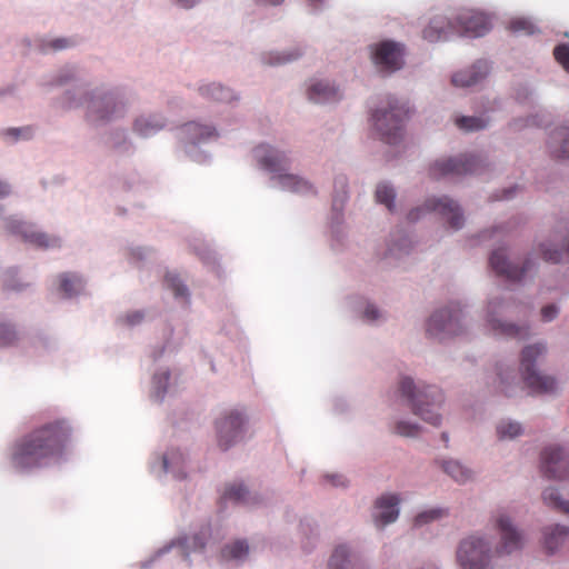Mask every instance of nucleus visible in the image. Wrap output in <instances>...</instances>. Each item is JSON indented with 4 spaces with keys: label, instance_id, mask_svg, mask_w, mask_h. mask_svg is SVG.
<instances>
[{
    "label": "nucleus",
    "instance_id": "59",
    "mask_svg": "<svg viewBox=\"0 0 569 569\" xmlns=\"http://www.w3.org/2000/svg\"><path fill=\"white\" fill-rule=\"evenodd\" d=\"M177 477L182 479L184 478V473H178Z\"/></svg>",
    "mask_w": 569,
    "mask_h": 569
},
{
    "label": "nucleus",
    "instance_id": "44",
    "mask_svg": "<svg viewBox=\"0 0 569 569\" xmlns=\"http://www.w3.org/2000/svg\"><path fill=\"white\" fill-rule=\"evenodd\" d=\"M300 56L299 52L291 53H277L269 62L271 64H281L297 59Z\"/></svg>",
    "mask_w": 569,
    "mask_h": 569
},
{
    "label": "nucleus",
    "instance_id": "9",
    "mask_svg": "<svg viewBox=\"0 0 569 569\" xmlns=\"http://www.w3.org/2000/svg\"><path fill=\"white\" fill-rule=\"evenodd\" d=\"M482 161L476 156H460L435 161L429 173L433 179L447 176H461L466 173H479L482 170Z\"/></svg>",
    "mask_w": 569,
    "mask_h": 569
},
{
    "label": "nucleus",
    "instance_id": "47",
    "mask_svg": "<svg viewBox=\"0 0 569 569\" xmlns=\"http://www.w3.org/2000/svg\"><path fill=\"white\" fill-rule=\"evenodd\" d=\"M365 317L368 320H376L379 318V310L375 306L370 305L365 310Z\"/></svg>",
    "mask_w": 569,
    "mask_h": 569
},
{
    "label": "nucleus",
    "instance_id": "39",
    "mask_svg": "<svg viewBox=\"0 0 569 569\" xmlns=\"http://www.w3.org/2000/svg\"><path fill=\"white\" fill-rule=\"evenodd\" d=\"M509 29L512 32H522L526 34H533L536 32L535 24L525 18H518L509 23Z\"/></svg>",
    "mask_w": 569,
    "mask_h": 569
},
{
    "label": "nucleus",
    "instance_id": "27",
    "mask_svg": "<svg viewBox=\"0 0 569 569\" xmlns=\"http://www.w3.org/2000/svg\"><path fill=\"white\" fill-rule=\"evenodd\" d=\"M221 499L239 503H249V491L242 483L228 485Z\"/></svg>",
    "mask_w": 569,
    "mask_h": 569
},
{
    "label": "nucleus",
    "instance_id": "23",
    "mask_svg": "<svg viewBox=\"0 0 569 569\" xmlns=\"http://www.w3.org/2000/svg\"><path fill=\"white\" fill-rule=\"evenodd\" d=\"M328 569H353V562L349 549L345 546H338L328 562Z\"/></svg>",
    "mask_w": 569,
    "mask_h": 569
},
{
    "label": "nucleus",
    "instance_id": "4",
    "mask_svg": "<svg viewBox=\"0 0 569 569\" xmlns=\"http://www.w3.org/2000/svg\"><path fill=\"white\" fill-rule=\"evenodd\" d=\"M546 353V347L541 343L530 345L522 349L520 356V371L522 380L531 393H551L557 389L556 380L545 376L536 369L537 360Z\"/></svg>",
    "mask_w": 569,
    "mask_h": 569
},
{
    "label": "nucleus",
    "instance_id": "57",
    "mask_svg": "<svg viewBox=\"0 0 569 569\" xmlns=\"http://www.w3.org/2000/svg\"><path fill=\"white\" fill-rule=\"evenodd\" d=\"M501 391L506 393V396H511V393L506 388H502Z\"/></svg>",
    "mask_w": 569,
    "mask_h": 569
},
{
    "label": "nucleus",
    "instance_id": "36",
    "mask_svg": "<svg viewBox=\"0 0 569 569\" xmlns=\"http://www.w3.org/2000/svg\"><path fill=\"white\" fill-rule=\"evenodd\" d=\"M18 340V332L8 322L0 321V348L13 346Z\"/></svg>",
    "mask_w": 569,
    "mask_h": 569
},
{
    "label": "nucleus",
    "instance_id": "7",
    "mask_svg": "<svg viewBox=\"0 0 569 569\" xmlns=\"http://www.w3.org/2000/svg\"><path fill=\"white\" fill-rule=\"evenodd\" d=\"M246 416L237 409L224 411L216 421L217 443L228 450L239 442L246 432Z\"/></svg>",
    "mask_w": 569,
    "mask_h": 569
},
{
    "label": "nucleus",
    "instance_id": "33",
    "mask_svg": "<svg viewBox=\"0 0 569 569\" xmlns=\"http://www.w3.org/2000/svg\"><path fill=\"white\" fill-rule=\"evenodd\" d=\"M489 120L483 117H460L456 120V126L465 131H476L487 127Z\"/></svg>",
    "mask_w": 569,
    "mask_h": 569
},
{
    "label": "nucleus",
    "instance_id": "56",
    "mask_svg": "<svg viewBox=\"0 0 569 569\" xmlns=\"http://www.w3.org/2000/svg\"><path fill=\"white\" fill-rule=\"evenodd\" d=\"M509 192H511V190H507V191H505V194L502 196V198H505V199L509 198V197H510V196L508 194Z\"/></svg>",
    "mask_w": 569,
    "mask_h": 569
},
{
    "label": "nucleus",
    "instance_id": "17",
    "mask_svg": "<svg viewBox=\"0 0 569 569\" xmlns=\"http://www.w3.org/2000/svg\"><path fill=\"white\" fill-rule=\"evenodd\" d=\"M489 263L491 269L498 276L503 277L509 281L520 280L531 266L530 260H527L521 268L511 263L506 256L505 249L501 248L491 253Z\"/></svg>",
    "mask_w": 569,
    "mask_h": 569
},
{
    "label": "nucleus",
    "instance_id": "42",
    "mask_svg": "<svg viewBox=\"0 0 569 569\" xmlns=\"http://www.w3.org/2000/svg\"><path fill=\"white\" fill-rule=\"evenodd\" d=\"M555 59L569 72V44H559L553 50Z\"/></svg>",
    "mask_w": 569,
    "mask_h": 569
},
{
    "label": "nucleus",
    "instance_id": "34",
    "mask_svg": "<svg viewBox=\"0 0 569 569\" xmlns=\"http://www.w3.org/2000/svg\"><path fill=\"white\" fill-rule=\"evenodd\" d=\"M447 510L441 508H433L427 511H422L418 513L415 518L413 525L416 527H421L423 525H427L431 521L438 520L445 516H447Z\"/></svg>",
    "mask_w": 569,
    "mask_h": 569
},
{
    "label": "nucleus",
    "instance_id": "8",
    "mask_svg": "<svg viewBox=\"0 0 569 569\" xmlns=\"http://www.w3.org/2000/svg\"><path fill=\"white\" fill-rule=\"evenodd\" d=\"M492 557L487 542L476 536L463 539L457 550V560L463 569H486Z\"/></svg>",
    "mask_w": 569,
    "mask_h": 569
},
{
    "label": "nucleus",
    "instance_id": "22",
    "mask_svg": "<svg viewBox=\"0 0 569 569\" xmlns=\"http://www.w3.org/2000/svg\"><path fill=\"white\" fill-rule=\"evenodd\" d=\"M569 529L565 526L547 527L543 531L545 547L549 553H553L568 538Z\"/></svg>",
    "mask_w": 569,
    "mask_h": 569
},
{
    "label": "nucleus",
    "instance_id": "14",
    "mask_svg": "<svg viewBox=\"0 0 569 569\" xmlns=\"http://www.w3.org/2000/svg\"><path fill=\"white\" fill-rule=\"evenodd\" d=\"M372 60L381 71H397L403 66V47L392 41L380 42L372 51Z\"/></svg>",
    "mask_w": 569,
    "mask_h": 569
},
{
    "label": "nucleus",
    "instance_id": "48",
    "mask_svg": "<svg viewBox=\"0 0 569 569\" xmlns=\"http://www.w3.org/2000/svg\"><path fill=\"white\" fill-rule=\"evenodd\" d=\"M333 486H345L346 479L343 476L340 475H332L326 477Z\"/></svg>",
    "mask_w": 569,
    "mask_h": 569
},
{
    "label": "nucleus",
    "instance_id": "11",
    "mask_svg": "<svg viewBox=\"0 0 569 569\" xmlns=\"http://www.w3.org/2000/svg\"><path fill=\"white\" fill-rule=\"evenodd\" d=\"M422 211L438 212L442 217L447 218L450 227L456 230L460 229L463 224V216L459 206L447 197L428 199L423 208L412 209L408 214V219L410 221L418 220Z\"/></svg>",
    "mask_w": 569,
    "mask_h": 569
},
{
    "label": "nucleus",
    "instance_id": "38",
    "mask_svg": "<svg viewBox=\"0 0 569 569\" xmlns=\"http://www.w3.org/2000/svg\"><path fill=\"white\" fill-rule=\"evenodd\" d=\"M542 258L549 262H561L569 259V239L561 250L542 249Z\"/></svg>",
    "mask_w": 569,
    "mask_h": 569
},
{
    "label": "nucleus",
    "instance_id": "12",
    "mask_svg": "<svg viewBox=\"0 0 569 569\" xmlns=\"http://www.w3.org/2000/svg\"><path fill=\"white\" fill-rule=\"evenodd\" d=\"M84 104L87 119L92 123L109 121L123 112V104L117 102L112 94L86 98Z\"/></svg>",
    "mask_w": 569,
    "mask_h": 569
},
{
    "label": "nucleus",
    "instance_id": "28",
    "mask_svg": "<svg viewBox=\"0 0 569 569\" xmlns=\"http://www.w3.org/2000/svg\"><path fill=\"white\" fill-rule=\"evenodd\" d=\"M442 468L445 472L448 473L457 482L465 483L471 478V471L461 466L458 461H446L443 462Z\"/></svg>",
    "mask_w": 569,
    "mask_h": 569
},
{
    "label": "nucleus",
    "instance_id": "40",
    "mask_svg": "<svg viewBox=\"0 0 569 569\" xmlns=\"http://www.w3.org/2000/svg\"><path fill=\"white\" fill-rule=\"evenodd\" d=\"M420 428L418 425L407 421H398L395 425L393 433L402 437H416L419 435Z\"/></svg>",
    "mask_w": 569,
    "mask_h": 569
},
{
    "label": "nucleus",
    "instance_id": "60",
    "mask_svg": "<svg viewBox=\"0 0 569 569\" xmlns=\"http://www.w3.org/2000/svg\"><path fill=\"white\" fill-rule=\"evenodd\" d=\"M203 547H204V543H203V542H201V543L199 545V548H200V549H202Z\"/></svg>",
    "mask_w": 569,
    "mask_h": 569
},
{
    "label": "nucleus",
    "instance_id": "32",
    "mask_svg": "<svg viewBox=\"0 0 569 569\" xmlns=\"http://www.w3.org/2000/svg\"><path fill=\"white\" fill-rule=\"evenodd\" d=\"M555 137L558 140H561V146L559 148L551 149V153L557 159H569V128H561L555 132Z\"/></svg>",
    "mask_w": 569,
    "mask_h": 569
},
{
    "label": "nucleus",
    "instance_id": "19",
    "mask_svg": "<svg viewBox=\"0 0 569 569\" xmlns=\"http://www.w3.org/2000/svg\"><path fill=\"white\" fill-rule=\"evenodd\" d=\"M399 502L400 499L397 495H383L377 499L373 513L376 525L383 527L396 521L399 515Z\"/></svg>",
    "mask_w": 569,
    "mask_h": 569
},
{
    "label": "nucleus",
    "instance_id": "15",
    "mask_svg": "<svg viewBox=\"0 0 569 569\" xmlns=\"http://www.w3.org/2000/svg\"><path fill=\"white\" fill-rule=\"evenodd\" d=\"M7 228L11 233L21 236L26 242L38 248H53L60 243L59 238L38 231L31 223L22 220L10 219L7 222Z\"/></svg>",
    "mask_w": 569,
    "mask_h": 569
},
{
    "label": "nucleus",
    "instance_id": "49",
    "mask_svg": "<svg viewBox=\"0 0 569 569\" xmlns=\"http://www.w3.org/2000/svg\"><path fill=\"white\" fill-rule=\"evenodd\" d=\"M10 192V188L6 182L0 181V197L7 196Z\"/></svg>",
    "mask_w": 569,
    "mask_h": 569
},
{
    "label": "nucleus",
    "instance_id": "37",
    "mask_svg": "<svg viewBox=\"0 0 569 569\" xmlns=\"http://www.w3.org/2000/svg\"><path fill=\"white\" fill-rule=\"evenodd\" d=\"M522 431L520 423L513 421H502L497 427V433L500 439H513Z\"/></svg>",
    "mask_w": 569,
    "mask_h": 569
},
{
    "label": "nucleus",
    "instance_id": "51",
    "mask_svg": "<svg viewBox=\"0 0 569 569\" xmlns=\"http://www.w3.org/2000/svg\"><path fill=\"white\" fill-rule=\"evenodd\" d=\"M498 377L501 385H503L509 378L508 373H503L502 371L498 372Z\"/></svg>",
    "mask_w": 569,
    "mask_h": 569
},
{
    "label": "nucleus",
    "instance_id": "55",
    "mask_svg": "<svg viewBox=\"0 0 569 569\" xmlns=\"http://www.w3.org/2000/svg\"><path fill=\"white\" fill-rule=\"evenodd\" d=\"M169 380V372L163 373V381L167 382Z\"/></svg>",
    "mask_w": 569,
    "mask_h": 569
},
{
    "label": "nucleus",
    "instance_id": "10",
    "mask_svg": "<svg viewBox=\"0 0 569 569\" xmlns=\"http://www.w3.org/2000/svg\"><path fill=\"white\" fill-rule=\"evenodd\" d=\"M461 310L455 306L450 309H443L435 312L427 326V332L439 339L459 335L461 325Z\"/></svg>",
    "mask_w": 569,
    "mask_h": 569
},
{
    "label": "nucleus",
    "instance_id": "18",
    "mask_svg": "<svg viewBox=\"0 0 569 569\" xmlns=\"http://www.w3.org/2000/svg\"><path fill=\"white\" fill-rule=\"evenodd\" d=\"M496 526L501 536L500 547L496 550V553L509 555L522 547V536L511 525V521L507 516L499 515L496 519Z\"/></svg>",
    "mask_w": 569,
    "mask_h": 569
},
{
    "label": "nucleus",
    "instance_id": "29",
    "mask_svg": "<svg viewBox=\"0 0 569 569\" xmlns=\"http://www.w3.org/2000/svg\"><path fill=\"white\" fill-rule=\"evenodd\" d=\"M543 502L562 512L569 515V501L562 500L555 488H548L542 493Z\"/></svg>",
    "mask_w": 569,
    "mask_h": 569
},
{
    "label": "nucleus",
    "instance_id": "54",
    "mask_svg": "<svg viewBox=\"0 0 569 569\" xmlns=\"http://www.w3.org/2000/svg\"><path fill=\"white\" fill-rule=\"evenodd\" d=\"M10 132L13 133L16 137H18L19 133H20V130L19 129H12V130H10Z\"/></svg>",
    "mask_w": 569,
    "mask_h": 569
},
{
    "label": "nucleus",
    "instance_id": "26",
    "mask_svg": "<svg viewBox=\"0 0 569 569\" xmlns=\"http://www.w3.org/2000/svg\"><path fill=\"white\" fill-rule=\"evenodd\" d=\"M183 129L189 133L192 143L217 136L214 128L196 122L184 124Z\"/></svg>",
    "mask_w": 569,
    "mask_h": 569
},
{
    "label": "nucleus",
    "instance_id": "1",
    "mask_svg": "<svg viewBox=\"0 0 569 569\" xmlns=\"http://www.w3.org/2000/svg\"><path fill=\"white\" fill-rule=\"evenodd\" d=\"M71 433L72 428L66 419L34 427L11 445L9 461L12 468L29 471L50 465L63 455Z\"/></svg>",
    "mask_w": 569,
    "mask_h": 569
},
{
    "label": "nucleus",
    "instance_id": "35",
    "mask_svg": "<svg viewBox=\"0 0 569 569\" xmlns=\"http://www.w3.org/2000/svg\"><path fill=\"white\" fill-rule=\"evenodd\" d=\"M395 191L388 184L381 183L377 187L376 199L378 202L385 204L390 211L395 207Z\"/></svg>",
    "mask_w": 569,
    "mask_h": 569
},
{
    "label": "nucleus",
    "instance_id": "52",
    "mask_svg": "<svg viewBox=\"0 0 569 569\" xmlns=\"http://www.w3.org/2000/svg\"><path fill=\"white\" fill-rule=\"evenodd\" d=\"M268 3L270 4H273V6H277V4H280L282 3L283 0H266Z\"/></svg>",
    "mask_w": 569,
    "mask_h": 569
},
{
    "label": "nucleus",
    "instance_id": "25",
    "mask_svg": "<svg viewBox=\"0 0 569 569\" xmlns=\"http://www.w3.org/2000/svg\"><path fill=\"white\" fill-rule=\"evenodd\" d=\"M59 279L60 291L63 292L66 297H72L83 288L82 279L77 274L66 272L60 274Z\"/></svg>",
    "mask_w": 569,
    "mask_h": 569
},
{
    "label": "nucleus",
    "instance_id": "31",
    "mask_svg": "<svg viewBox=\"0 0 569 569\" xmlns=\"http://www.w3.org/2000/svg\"><path fill=\"white\" fill-rule=\"evenodd\" d=\"M163 123L158 119L140 118L134 122V130L143 137L151 136L161 130Z\"/></svg>",
    "mask_w": 569,
    "mask_h": 569
},
{
    "label": "nucleus",
    "instance_id": "2",
    "mask_svg": "<svg viewBox=\"0 0 569 569\" xmlns=\"http://www.w3.org/2000/svg\"><path fill=\"white\" fill-rule=\"evenodd\" d=\"M491 28L489 18L480 12L463 11L455 21L437 16L423 30V38L429 42L447 40L451 36L482 37Z\"/></svg>",
    "mask_w": 569,
    "mask_h": 569
},
{
    "label": "nucleus",
    "instance_id": "21",
    "mask_svg": "<svg viewBox=\"0 0 569 569\" xmlns=\"http://www.w3.org/2000/svg\"><path fill=\"white\" fill-rule=\"evenodd\" d=\"M308 99L315 103L332 102L340 99L339 90L328 81H315L307 90Z\"/></svg>",
    "mask_w": 569,
    "mask_h": 569
},
{
    "label": "nucleus",
    "instance_id": "53",
    "mask_svg": "<svg viewBox=\"0 0 569 569\" xmlns=\"http://www.w3.org/2000/svg\"><path fill=\"white\" fill-rule=\"evenodd\" d=\"M136 319L130 320L131 323H134L141 319V315H134Z\"/></svg>",
    "mask_w": 569,
    "mask_h": 569
},
{
    "label": "nucleus",
    "instance_id": "20",
    "mask_svg": "<svg viewBox=\"0 0 569 569\" xmlns=\"http://www.w3.org/2000/svg\"><path fill=\"white\" fill-rule=\"evenodd\" d=\"M489 72V64L485 60L477 61L471 68L459 71L452 76L455 87L467 88L477 84Z\"/></svg>",
    "mask_w": 569,
    "mask_h": 569
},
{
    "label": "nucleus",
    "instance_id": "16",
    "mask_svg": "<svg viewBox=\"0 0 569 569\" xmlns=\"http://www.w3.org/2000/svg\"><path fill=\"white\" fill-rule=\"evenodd\" d=\"M505 302L502 300H490L488 303L487 321L490 329L495 335L506 336L517 339H526L529 336L527 327H517L512 323H503L496 318L498 311L503 308Z\"/></svg>",
    "mask_w": 569,
    "mask_h": 569
},
{
    "label": "nucleus",
    "instance_id": "24",
    "mask_svg": "<svg viewBox=\"0 0 569 569\" xmlns=\"http://www.w3.org/2000/svg\"><path fill=\"white\" fill-rule=\"evenodd\" d=\"M199 90L202 96L216 101L229 102L233 99L232 91L221 84L211 83L201 87Z\"/></svg>",
    "mask_w": 569,
    "mask_h": 569
},
{
    "label": "nucleus",
    "instance_id": "5",
    "mask_svg": "<svg viewBox=\"0 0 569 569\" xmlns=\"http://www.w3.org/2000/svg\"><path fill=\"white\" fill-rule=\"evenodd\" d=\"M258 152L260 166L269 172L274 173L273 178L277 179L282 189L297 193L313 192V188L308 181L297 176L284 173L289 160L283 152L272 149L264 150L262 148H259Z\"/></svg>",
    "mask_w": 569,
    "mask_h": 569
},
{
    "label": "nucleus",
    "instance_id": "43",
    "mask_svg": "<svg viewBox=\"0 0 569 569\" xmlns=\"http://www.w3.org/2000/svg\"><path fill=\"white\" fill-rule=\"evenodd\" d=\"M182 460V455L178 450H172L163 457V468L166 471H173L172 465Z\"/></svg>",
    "mask_w": 569,
    "mask_h": 569
},
{
    "label": "nucleus",
    "instance_id": "3",
    "mask_svg": "<svg viewBox=\"0 0 569 569\" xmlns=\"http://www.w3.org/2000/svg\"><path fill=\"white\" fill-rule=\"evenodd\" d=\"M399 391L408 400L415 415L432 426L440 423L441 418L437 412V409L443 401L440 389L436 386L418 388L411 378L406 377L400 381Z\"/></svg>",
    "mask_w": 569,
    "mask_h": 569
},
{
    "label": "nucleus",
    "instance_id": "13",
    "mask_svg": "<svg viewBox=\"0 0 569 569\" xmlns=\"http://www.w3.org/2000/svg\"><path fill=\"white\" fill-rule=\"evenodd\" d=\"M541 471L549 479H569V461L562 448L550 446L542 451Z\"/></svg>",
    "mask_w": 569,
    "mask_h": 569
},
{
    "label": "nucleus",
    "instance_id": "58",
    "mask_svg": "<svg viewBox=\"0 0 569 569\" xmlns=\"http://www.w3.org/2000/svg\"><path fill=\"white\" fill-rule=\"evenodd\" d=\"M442 438H443V440H445L446 442L448 441V436H447V433H442Z\"/></svg>",
    "mask_w": 569,
    "mask_h": 569
},
{
    "label": "nucleus",
    "instance_id": "46",
    "mask_svg": "<svg viewBox=\"0 0 569 569\" xmlns=\"http://www.w3.org/2000/svg\"><path fill=\"white\" fill-rule=\"evenodd\" d=\"M71 46L68 39H56L50 43V47L54 50H61Z\"/></svg>",
    "mask_w": 569,
    "mask_h": 569
},
{
    "label": "nucleus",
    "instance_id": "45",
    "mask_svg": "<svg viewBox=\"0 0 569 569\" xmlns=\"http://www.w3.org/2000/svg\"><path fill=\"white\" fill-rule=\"evenodd\" d=\"M558 315V308L555 305H548L541 309V318L543 321H551Z\"/></svg>",
    "mask_w": 569,
    "mask_h": 569
},
{
    "label": "nucleus",
    "instance_id": "30",
    "mask_svg": "<svg viewBox=\"0 0 569 569\" xmlns=\"http://www.w3.org/2000/svg\"><path fill=\"white\" fill-rule=\"evenodd\" d=\"M249 547L246 541L238 540L231 545H227L221 550V557L224 560H238L248 555Z\"/></svg>",
    "mask_w": 569,
    "mask_h": 569
},
{
    "label": "nucleus",
    "instance_id": "6",
    "mask_svg": "<svg viewBox=\"0 0 569 569\" xmlns=\"http://www.w3.org/2000/svg\"><path fill=\"white\" fill-rule=\"evenodd\" d=\"M388 110H376L372 114V121L381 139L387 143L395 144L401 138L402 122L408 117L409 110L399 104L397 100L388 103Z\"/></svg>",
    "mask_w": 569,
    "mask_h": 569
},
{
    "label": "nucleus",
    "instance_id": "50",
    "mask_svg": "<svg viewBox=\"0 0 569 569\" xmlns=\"http://www.w3.org/2000/svg\"><path fill=\"white\" fill-rule=\"evenodd\" d=\"M177 1L180 6H182L184 8H190L197 2V0H177Z\"/></svg>",
    "mask_w": 569,
    "mask_h": 569
},
{
    "label": "nucleus",
    "instance_id": "41",
    "mask_svg": "<svg viewBox=\"0 0 569 569\" xmlns=\"http://www.w3.org/2000/svg\"><path fill=\"white\" fill-rule=\"evenodd\" d=\"M168 287L173 291L176 297H188L187 287L180 281L179 277L173 273L166 276Z\"/></svg>",
    "mask_w": 569,
    "mask_h": 569
},
{
    "label": "nucleus",
    "instance_id": "61",
    "mask_svg": "<svg viewBox=\"0 0 569 569\" xmlns=\"http://www.w3.org/2000/svg\"><path fill=\"white\" fill-rule=\"evenodd\" d=\"M162 393L166 392V386H163L162 390H161Z\"/></svg>",
    "mask_w": 569,
    "mask_h": 569
}]
</instances>
